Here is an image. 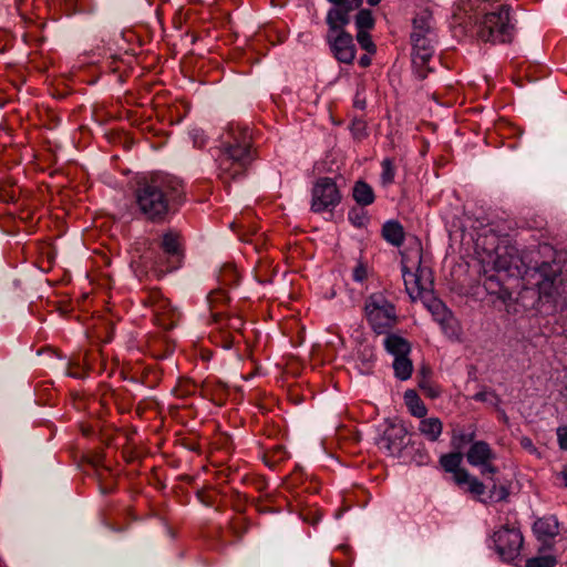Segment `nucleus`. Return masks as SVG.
<instances>
[{"label": "nucleus", "mask_w": 567, "mask_h": 567, "mask_svg": "<svg viewBox=\"0 0 567 567\" xmlns=\"http://www.w3.org/2000/svg\"><path fill=\"white\" fill-rule=\"evenodd\" d=\"M182 182L167 174L153 175L136 189L135 199L140 212L152 221H159L182 202Z\"/></svg>", "instance_id": "obj_1"}, {"label": "nucleus", "mask_w": 567, "mask_h": 567, "mask_svg": "<svg viewBox=\"0 0 567 567\" xmlns=\"http://www.w3.org/2000/svg\"><path fill=\"white\" fill-rule=\"evenodd\" d=\"M332 3L327 12L328 31L326 42L332 56L340 63L351 64L355 59L353 38L344 28L350 23L351 13L360 8L362 0H328Z\"/></svg>", "instance_id": "obj_2"}, {"label": "nucleus", "mask_w": 567, "mask_h": 567, "mask_svg": "<svg viewBox=\"0 0 567 567\" xmlns=\"http://www.w3.org/2000/svg\"><path fill=\"white\" fill-rule=\"evenodd\" d=\"M252 161L251 136L247 128L230 124L220 136L219 154L216 158L221 178L240 176Z\"/></svg>", "instance_id": "obj_3"}, {"label": "nucleus", "mask_w": 567, "mask_h": 567, "mask_svg": "<svg viewBox=\"0 0 567 567\" xmlns=\"http://www.w3.org/2000/svg\"><path fill=\"white\" fill-rule=\"evenodd\" d=\"M515 34V23L507 6L486 13L481 20L477 29L478 38L484 42L508 43Z\"/></svg>", "instance_id": "obj_4"}, {"label": "nucleus", "mask_w": 567, "mask_h": 567, "mask_svg": "<svg viewBox=\"0 0 567 567\" xmlns=\"http://www.w3.org/2000/svg\"><path fill=\"white\" fill-rule=\"evenodd\" d=\"M364 312L372 330L382 334L396 323L398 316L394 305L381 293H372L365 300Z\"/></svg>", "instance_id": "obj_5"}, {"label": "nucleus", "mask_w": 567, "mask_h": 567, "mask_svg": "<svg viewBox=\"0 0 567 567\" xmlns=\"http://www.w3.org/2000/svg\"><path fill=\"white\" fill-rule=\"evenodd\" d=\"M492 542L502 560L509 563L519 557L524 539L519 529L503 526L493 534Z\"/></svg>", "instance_id": "obj_6"}, {"label": "nucleus", "mask_w": 567, "mask_h": 567, "mask_svg": "<svg viewBox=\"0 0 567 567\" xmlns=\"http://www.w3.org/2000/svg\"><path fill=\"white\" fill-rule=\"evenodd\" d=\"M341 202V194L330 177L319 178L311 190V210L323 213L333 210Z\"/></svg>", "instance_id": "obj_7"}, {"label": "nucleus", "mask_w": 567, "mask_h": 567, "mask_svg": "<svg viewBox=\"0 0 567 567\" xmlns=\"http://www.w3.org/2000/svg\"><path fill=\"white\" fill-rule=\"evenodd\" d=\"M402 277L406 292L412 299L421 298L432 290V274L426 267H416L412 271L405 264H402Z\"/></svg>", "instance_id": "obj_8"}, {"label": "nucleus", "mask_w": 567, "mask_h": 567, "mask_svg": "<svg viewBox=\"0 0 567 567\" xmlns=\"http://www.w3.org/2000/svg\"><path fill=\"white\" fill-rule=\"evenodd\" d=\"M406 431L403 425L390 423L377 440V445L388 455H398L405 444Z\"/></svg>", "instance_id": "obj_9"}, {"label": "nucleus", "mask_w": 567, "mask_h": 567, "mask_svg": "<svg viewBox=\"0 0 567 567\" xmlns=\"http://www.w3.org/2000/svg\"><path fill=\"white\" fill-rule=\"evenodd\" d=\"M411 40L413 43L412 62L415 68H423L433 56L434 37H427L424 33H412Z\"/></svg>", "instance_id": "obj_10"}, {"label": "nucleus", "mask_w": 567, "mask_h": 567, "mask_svg": "<svg viewBox=\"0 0 567 567\" xmlns=\"http://www.w3.org/2000/svg\"><path fill=\"white\" fill-rule=\"evenodd\" d=\"M466 458L470 465L478 467L487 461H494L496 455L486 442L476 441L470 446Z\"/></svg>", "instance_id": "obj_11"}, {"label": "nucleus", "mask_w": 567, "mask_h": 567, "mask_svg": "<svg viewBox=\"0 0 567 567\" xmlns=\"http://www.w3.org/2000/svg\"><path fill=\"white\" fill-rule=\"evenodd\" d=\"M533 530L539 540L547 542L558 535L559 523L555 516H545L534 523Z\"/></svg>", "instance_id": "obj_12"}, {"label": "nucleus", "mask_w": 567, "mask_h": 567, "mask_svg": "<svg viewBox=\"0 0 567 567\" xmlns=\"http://www.w3.org/2000/svg\"><path fill=\"white\" fill-rule=\"evenodd\" d=\"M462 455L460 453H449L440 457L441 466L449 473L453 474L455 483L463 482L462 478L467 477V471L461 467Z\"/></svg>", "instance_id": "obj_13"}, {"label": "nucleus", "mask_w": 567, "mask_h": 567, "mask_svg": "<svg viewBox=\"0 0 567 567\" xmlns=\"http://www.w3.org/2000/svg\"><path fill=\"white\" fill-rule=\"evenodd\" d=\"M384 348L389 354L395 358L409 355L411 352V344L406 339L395 333H390L383 341Z\"/></svg>", "instance_id": "obj_14"}, {"label": "nucleus", "mask_w": 567, "mask_h": 567, "mask_svg": "<svg viewBox=\"0 0 567 567\" xmlns=\"http://www.w3.org/2000/svg\"><path fill=\"white\" fill-rule=\"evenodd\" d=\"M419 423L420 433L430 442H436L442 434L443 423L436 416L420 417Z\"/></svg>", "instance_id": "obj_15"}, {"label": "nucleus", "mask_w": 567, "mask_h": 567, "mask_svg": "<svg viewBox=\"0 0 567 567\" xmlns=\"http://www.w3.org/2000/svg\"><path fill=\"white\" fill-rule=\"evenodd\" d=\"M162 249L169 257L179 260L182 257L181 236L178 233L169 230L163 235Z\"/></svg>", "instance_id": "obj_16"}, {"label": "nucleus", "mask_w": 567, "mask_h": 567, "mask_svg": "<svg viewBox=\"0 0 567 567\" xmlns=\"http://www.w3.org/2000/svg\"><path fill=\"white\" fill-rule=\"evenodd\" d=\"M384 239L393 246H401L404 241L403 227L394 220L386 221L382 228Z\"/></svg>", "instance_id": "obj_17"}, {"label": "nucleus", "mask_w": 567, "mask_h": 567, "mask_svg": "<svg viewBox=\"0 0 567 567\" xmlns=\"http://www.w3.org/2000/svg\"><path fill=\"white\" fill-rule=\"evenodd\" d=\"M353 198L361 206L371 205L374 202L372 187L365 182H357L353 187Z\"/></svg>", "instance_id": "obj_18"}, {"label": "nucleus", "mask_w": 567, "mask_h": 567, "mask_svg": "<svg viewBox=\"0 0 567 567\" xmlns=\"http://www.w3.org/2000/svg\"><path fill=\"white\" fill-rule=\"evenodd\" d=\"M404 401L412 415L416 417H424L426 415L427 409L414 390L405 391Z\"/></svg>", "instance_id": "obj_19"}, {"label": "nucleus", "mask_w": 567, "mask_h": 567, "mask_svg": "<svg viewBox=\"0 0 567 567\" xmlns=\"http://www.w3.org/2000/svg\"><path fill=\"white\" fill-rule=\"evenodd\" d=\"M392 367L396 379L405 381L411 378L413 372V363L409 355L393 359Z\"/></svg>", "instance_id": "obj_20"}, {"label": "nucleus", "mask_w": 567, "mask_h": 567, "mask_svg": "<svg viewBox=\"0 0 567 567\" xmlns=\"http://www.w3.org/2000/svg\"><path fill=\"white\" fill-rule=\"evenodd\" d=\"M424 33L427 37H434L432 30V17L427 12H424L413 20V32L412 33Z\"/></svg>", "instance_id": "obj_21"}, {"label": "nucleus", "mask_w": 567, "mask_h": 567, "mask_svg": "<svg viewBox=\"0 0 567 567\" xmlns=\"http://www.w3.org/2000/svg\"><path fill=\"white\" fill-rule=\"evenodd\" d=\"M462 480L463 482L455 484L458 485L460 487L466 486V491L473 494L474 496L481 497L485 493V485L480 480L472 476L468 472L467 477Z\"/></svg>", "instance_id": "obj_22"}, {"label": "nucleus", "mask_w": 567, "mask_h": 567, "mask_svg": "<svg viewBox=\"0 0 567 567\" xmlns=\"http://www.w3.org/2000/svg\"><path fill=\"white\" fill-rule=\"evenodd\" d=\"M381 175L380 181L382 186L386 187L394 182L395 177V167L393 161L391 158H384L381 162Z\"/></svg>", "instance_id": "obj_23"}, {"label": "nucleus", "mask_w": 567, "mask_h": 567, "mask_svg": "<svg viewBox=\"0 0 567 567\" xmlns=\"http://www.w3.org/2000/svg\"><path fill=\"white\" fill-rule=\"evenodd\" d=\"M357 31L365 30L369 31L374 27V18L372 12L368 9L360 10L355 16Z\"/></svg>", "instance_id": "obj_24"}, {"label": "nucleus", "mask_w": 567, "mask_h": 567, "mask_svg": "<svg viewBox=\"0 0 567 567\" xmlns=\"http://www.w3.org/2000/svg\"><path fill=\"white\" fill-rule=\"evenodd\" d=\"M557 558L554 555H538L526 561V567H555Z\"/></svg>", "instance_id": "obj_25"}, {"label": "nucleus", "mask_w": 567, "mask_h": 567, "mask_svg": "<svg viewBox=\"0 0 567 567\" xmlns=\"http://www.w3.org/2000/svg\"><path fill=\"white\" fill-rule=\"evenodd\" d=\"M357 41L360 47L365 50L369 54H373L377 51V47L373 43L371 35L368 31L361 30L357 31Z\"/></svg>", "instance_id": "obj_26"}, {"label": "nucleus", "mask_w": 567, "mask_h": 567, "mask_svg": "<svg viewBox=\"0 0 567 567\" xmlns=\"http://www.w3.org/2000/svg\"><path fill=\"white\" fill-rule=\"evenodd\" d=\"M419 388L423 391V393L430 399H436L441 394V390L437 385L432 383L429 379L423 378L419 382Z\"/></svg>", "instance_id": "obj_27"}, {"label": "nucleus", "mask_w": 567, "mask_h": 567, "mask_svg": "<svg viewBox=\"0 0 567 567\" xmlns=\"http://www.w3.org/2000/svg\"><path fill=\"white\" fill-rule=\"evenodd\" d=\"M348 218L355 227H363L368 223V216L362 209L353 208L349 212Z\"/></svg>", "instance_id": "obj_28"}, {"label": "nucleus", "mask_w": 567, "mask_h": 567, "mask_svg": "<svg viewBox=\"0 0 567 567\" xmlns=\"http://www.w3.org/2000/svg\"><path fill=\"white\" fill-rule=\"evenodd\" d=\"M473 400L478 402H485L492 405H497L499 403V398L496 395L494 391L484 390L475 393L473 395Z\"/></svg>", "instance_id": "obj_29"}, {"label": "nucleus", "mask_w": 567, "mask_h": 567, "mask_svg": "<svg viewBox=\"0 0 567 567\" xmlns=\"http://www.w3.org/2000/svg\"><path fill=\"white\" fill-rule=\"evenodd\" d=\"M189 136L195 147H203L207 143V136L200 127H193L189 130Z\"/></svg>", "instance_id": "obj_30"}, {"label": "nucleus", "mask_w": 567, "mask_h": 567, "mask_svg": "<svg viewBox=\"0 0 567 567\" xmlns=\"http://www.w3.org/2000/svg\"><path fill=\"white\" fill-rule=\"evenodd\" d=\"M508 496V491L505 486H497L496 484L489 491V501L492 502H501L504 501Z\"/></svg>", "instance_id": "obj_31"}, {"label": "nucleus", "mask_w": 567, "mask_h": 567, "mask_svg": "<svg viewBox=\"0 0 567 567\" xmlns=\"http://www.w3.org/2000/svg\"><path fill=\"white\" fill-rule=\"evenodd\" d=\"M353 280L362 282L367 278V270L362 265H358L353 270Z\"/></svg>", "instance_id": "obj_32"}, {"label": "nucleus", "mask_w": 567, "mask_h": 567, "mask_svg": "<svg viewBox=\"0 0 567 567\" xmlns=\"http://www.w3.org/2000/svg\"><path fill=\"white\" fill-rule=\"evenodd\" d=\"M557 436L560 449L567 451V427H559L557 430Z\"/></svg>", "instance_id": "obj_33"}, {"label": "nucleus", "mask_w": 567, "mask_h": 567, "mask_svg": "<svg viewBox=\"0 0 567 567\" xmlns=\"http://www.w3.org/2000/svg\"><path fill=\"white\" fill-rule=\"evenodd\" d=\"M482 475L486 474H496L498 472L497 467L492 464V461H487L485 464L478 466Z\"/></svg>", "instance_id": "obj_34"}, {"label": "nucleus", "mask_w": 567, "mask_h": 567, "mask_svg": "<svg viewBox=\"0 0 567 567\" xmlns=\"http://www.w3.org/2000/svg\"><path fill=\"white\" fill-rule=\"evenodd\" d=\"M168 305L167 300H161L154 306V312L158 315H165V307Z\"/></svg>", "instance_id": "obj_35"}, {"label": "nucleus", "mask_w": 567, "mask_h": 567, "mask_svg": "<svg viewBox=\"0 0 567 567\" xmlns=\"http://www.w3.org/2000/svg\"><path fill=\"white\" fill-rule=\"evenodd\" d=\"M359 64H360V66H362V68H367V66H369V65L371 64V58H370V55H368V54H363V55H361V56H360V59H359Z\"/></svg>", "instance_id": "obj_36"}, {"label": "nucleus", "mask_w": 567, "mask_h": 567, "mask_svg": "<svg viewBox=\"0 0 567 567\" xmlns=\"http://www.w3.org/2000/svg\"><path fill=\"white\" fill-rule=\"evenodd\" d=\"M558 476L560 477L563 485L567 487V467L561 471Z\"/></svg>", "instance_id": "obj_37"}, {"label": "nucleus", "mask_w": 567, "mask_h": 567, "mask_svg": "<svg viewBox=\"0 0 567 567\" xmlns=\"http://www.w3.org/2000/svg\"><path fill=\"white\" fill-rule=\"evenodd\" d=\"M372 358H373V354H372V352H370L369 358L364 361L367 371H369L372 367V361H373Z\"/></svg>", "instance_id": "obj_38"}, {"label": "nucleus", "mask_w": 567, "mask_h": 567, "mask_svg": "<svg viewBox=\"0 0 567 567\" xmlns=\"http://www.w3.org/2000/svg\"><path fill=\"white\" fill-rule=\"evenodd\" d=\"M522 444H523V446H530V445H532V442H530V440H529V439L524 437V439L522 440Z\"/></svg>", "instance_id": "obj_39"}, {"label": "nucleus", "mask_w": 567, "mask_h": 567, "mask_svg": "<svg viewBox=\"0 0 567 567\" xmlns=\"http://www.w3.org/2000/svg\"><path fill=\"white\" fill-rule=\"evenodd\" d=\"M370 6H377L381 2V0H367Z\"/></svg>", "instance_id": "obj_40"}, {"label": "nucleus", "mask_w": 567, "mask_h": 567, "mask_svg": "<svg viewBox=\"0 0 567 567\" xmlns=\"http://www.w3.org/2000/svg\"><path fill=\"white\" fill-rule=\"evenodd\" d=\"M421 76H425V72L423 70H420Z\"/></svg>", "instance_id": "obj_41"}]
</instances>
